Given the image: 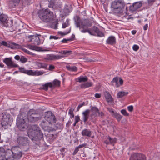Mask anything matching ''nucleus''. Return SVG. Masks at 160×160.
Listing matches in <instances>:
<instances>
[{
  "mask_svg": "<svg viewBox=\"0 0 160 160\" xmlns=\"http://www.w3.org/2000/svg\"><path fill=\"white\" fill-rule=\"evenodd\" d=\"M17 142L20 145H25L29 143V140L27 137H18L17 139Z\"/></svg>",
  "mask_w": 160,
  "mask_h": 160,
  "instance_id": "obj_14",
  "label": "nucleus"
},
{
  "mask_svg": "<svg viewBox=\"0 0 160 160\" xmlns=\"http://www.w3.org/2000/svg\"><path fill=\"white\" fill-rule=\"evenodd\" d=\"M42 88L45 90H48V87L52 88L53 87V84L52 82H48L42 85Z\"/></svg>",
  "mask_w": 160,
  "mask_h": 160,
  "instance_id": "obj_31",
  "label": "nucleus"
},
{
  "mask_svg": "<svg viewBox=\"0 0 160 160\" xmlns=\"http://www.w3.org/2000/svg\"><path fill=\"white\" fill-rule=\"evenodd\" d=\"M91 110L92 113L90 115V117L93 118L97 116V113H98L99 109L96 107H92L91 108Z\"/></svg>",
  "mask_w": 160,
  "mask_h": 160,
  "instance_id": "obj_19",
  "label": "nucleus"
},
{
  "mask_svg": "<svg viewBox=\"0 0 160 160\" xmlns=\"http://www.w3.org/2000/svg\"><path fill=\"white\" fill-rule=\"evenodd\" d=\"M69 114L70 115V117H73L74 115L73 113V111L72 109H70L69 110Z\"/></svg>",
  "mask_w": 160,
  "mask_h": 160,
  "instance_id": "obj_45",
  "label": "nucleus"
},
{
  "mask_svg": "<svg viewBox=\"0 0 160 160\" xmlns=\"http://www.w3.org/2000/svg\"><path fill=\"white\" fill-rule=\"evenodd\" d=\"M98 113V116L102 118L104 116V114L102 112H99V111Z\"/></svg>",
  "mask_w": 160,
  "mask_h": 160,
  "instance_id": "obj_51",
  "label": "nucleus"
},
{
  "mask_svg": "<svg viewBox=\"0 0 160 160\" xmlns=\"http://www.w3.org/2000/svg\"><path fill=\"white\" fill-rule=\"evenodd\" d=\"M70 31H71V29L70 28L69 29L68 31V32H60V33L62 35H66V34H68V33H70Z\"/></svg>",
  "mask_w": 160,
  "mask_h": 160,
  "instance_id": "obj_54",
  "label": "nucleus"
},
{
  "mask_svg": "<svg viewBox=\"0 0 160 160\" xmlns=\"http://www.w3.org/2000/svg\"><path fill=\"white\" fill-rule=\"evenodd\" d=\"M32 39H33L32 43L34 44L39 45L40 43V40L38 36H35Z\"/></svg>",
  "mask_w": 160,
  "mask_h": 160,
  "instance_id": "obj_28",
  "label": "nucleus"
},
{
  "mask_svg": "<svg viewBox=\"0 0 160 160\" xmlns=\"http://www.w3.org/2000/svg\"><path fill=\"white\" fill-rule=\"evenodd\" d=\"M106 42L107 44L111 45L115 44L116 42L115 37L113 36L109 37L106 41Z\"/></svg>",
  "mask_w": 160,
  "mask_h": 160,
  "instance_id": "obj_20",
  "label": "nucleus"
},
{
  "mask_svg": "<svg viewBox=\"0 0 160 160\" xmlns=\"http://www.w3.org/2000/svg\"><path fill=\"white\" fill-rule=\"evenodd\" d=\"M19 148L18 147H13L12 149V153L14 156L18 155L21 156V154L20 152H17V150H18Z\"/></svg>",
  "mask_w": 160,
  "mask_h": 160,
  "instance_id": "obj_22",
  "label": "nucleus"
},
{
  "mask_svg": "<svg viewBox=\"0 0 160 160\" xmlns=\"http://www.w3.org/2000/svg\"><path fill=\"white\" fill-rule=\"evenodd\" d=\"M4 62L8 67L11 68L17 67L18 65L14 63L12 60L11 58H6L3 60Z\"/></svg>",
  "mask_w": 160,
  "mask_h": 160,
  "instance_id": "obj_13",
  "label": "nucleus"
},
{
  "mask_svg": "<svg viewBox=\"0 0 160 160\" xmlns=\"http://www.w3.org/2000/svg\"><path fill=\"white\" fill-rule=\"evenodd\" d=\"M38 15L41 20L46 22H50L53 19V13L48 9H42L39 11Z\"/></svg>",
  "mask_w": 160,
  "mask_h": 160,
  "instance_id": "obj_3",
  "label": "nucleus"
},
{
  "mask_svg": "<svg viewBox=\"0 0 160 160\" xmlns=\"http://www.w3.org/2000/svg\"><path fill=\"white\" fill-rule=\"evenodd\" d=\"M86 145V144H81V145H79L78 146V148H82L83 147H84Z\"/></svg>",
  "mask_w": 160,
  "mask_h": 160,
  "instance_id": "obj_59",
  "label": "nucleus"
},
{
  "mask_svg": "<svg viewBox=\"0 0 160 160\" xmlns=\"http://www.w3.org/2000/svg\"><path fill=\"white\" fill-rule=\"evenodd\" d=\"M0 21L3 26L6 27L8 26V17L5 15L4 14L0 15Z\"/></svg>",
  "mask_w": 160,
  "mask_h": 160,
  "instance_id": "obj_15",
  "label": "nucleus"
},
{
  "mask_svg": "<svg viewBox=\"0 0 160 160\" xmlns=\"http://www.w3.org/2000/svg\"><path fill=\"white\" fill-rule=\"evenodd\" d=\"M81 134L83 136H87L90 137L91 136L92 132L88 129H85L82 130Z\"/></svg>",
  "mask_w": 160,
  "mask_h": 160,
  "instance_id": "obj_21",
  "label": "nucleus"
},
{
  "mask_svg": "<svg viewBox=\"0 0 160 160\" xmlns=\"http://www.w3.org/2000/svg\"><path fill=\"white\" fill-rule=\"evenodd\" d=\"M1 44L5 46H7L12 49H19L21 48V45L14 42H11L8 44L5 41H2Z\"/></svg>",
  "mask_w": 160,
  "mask_h": 160,
  "instance_id": "obj_9",
  "label": "nucleus"
},
{
  "mask_svg": "<svg viewBox=\"0 0 160 160\" xmlns=\"http://www.w3.org/2000/svg\"><path fill=\"white\" fill-rule=\"evenodd\" d=\"M17 125L18 128L21 131L25 130L27 127L26 120L23 118H17Z\"/></svg>",
  "mask_w": 160,
  "mask_h": 160,
  "instance_id": "obj_7",
  "label": "nucleus"
},
{
  "mask_svg": "<svg viewBox=\"0 0 160 160\" xmlns=\"http://www.w3.org/2000/svg\"><path fill=\"white\" fill-rule=\"evenodd\" d=\"M28 59L25 57L21 56L20 57V61L22 63H25L27 62Z\"/></svg>",
  "mask_w": 160,
  "mask_h": 160,
  "instance_id": "obj_41",
  "label": "nucleus"
},
{
  "mask_svg": "<svg viewBox=\"0 0 160 160\" xmlns=\"http://www.w3.org/2000/svg\"><path fill=\"white\" fill-rule=\"evenodd\" d=\"M128 93V92L120 91L119 92L117 95L118 98H121L124 96H127Z\"/></svg>",
  "mask_w": 160,
  "mask_h": 160,
  "instance_id": "obj_29",
  "label": "nucleus"
},
{
  "mask_svg": "<svg viewBox=\"0 0 160 160\" xmlns=\"http://www.w3.org/2000/svg\"><path fill=\"white\" fill-rule=\"evenodd\" d=\"M75 23L76 27L79 28L82 33H85L87 32L89 33L90 35H93L91 32L89 28L92 26V24L88 21L84 20L82 21L78 16H76L74 17Z\"/></svg>",
  "mask_w": 160,
  "mask_h": 160,
  "instance_id": "obj_1",
  "label": "nucleus"
},
{
  "mask_svg": "<svg viewBox=\"0 0 160 160\" xmlns=\"http://www.w3.org/2000/svg\"><path fill=\"white\" fill-rule=\"evenodd\" d=\"M11 119H10V115L8 113L2 114V118L1 125L4 128H7L8 125H10Z\"/></svg>",
  "mask_w": 160,
  "mask_h": 160,
  "instance_id": "obj_6",
  "label": "nucleus"
},
{
  "mask_svg": "<svg viewBox=\"0 0 160 160\" xmlns=\"http://www.w3.org/2000/svg\"><path fill=\"white\" fill-rule=\"evenodd\" d=\"M37 65L38 68H44V67L43 66L42 64L41 63H38L37 64Z\"/></svg>",
  "mask_w": 160,
  "mask_h": 160,
  "instance_id": "obj_49",
  "label": "nucleus"
},
{
  "mask_svg": "<svg viewBox=\"0 0 160 160\" xmlns=\"http://www.w3.org/2000/svg\"><path fill=\"white\" fill-rule=\"evenodd\" d=\"M133 49L135 51H137L139 48V46L137 45H134L132 47Z\"/></svg>",
  "mask_w": 160,
  "mask_h": 160,
  "instance_id": "obj_46",
  "label": "nucleus"
},
{
  "mask_svg": "<svg viewBox=\"0 0 160 160\" xmlns=\"http://www.w3.org/2000/svg\"><path fill=\"white\" fill-rule=\"evenodd\" d=\"M71 11V10L70 9V7L68 6H66L64 8L63 10V11L64 13V15H68Z\"/></svg>",
  "mask_w": 160,
  "mask_h": 160,
  "instance_id": "obj_34",
  "label": "nucleus"
},
{
  "mask_svg": "<svg viewBox=\"0 0 160 160\" xmlns=\"http://www.w3.org/2000/svg\"><path fill=\"white\" fill-rule=\"evenodd\" d=\"M90 110L87 109L82 113L83 119L84 122H85L88 119Z\"/></svg>",
  "mask_w": 160,
  "mask_h": 160,
  "instance_id": "obj_18",
  "label": "nucleus"
},
{
  "mask_svg": "<svg viewBox=\"0 0 160 160\" xmlns=\"http://www.w3.org/2000/svg\"><path fill=\"white\" fill-rule=\"evenodd\" d=\"M6 154L5 150L2 147H0V160H14V158L12 156L8 157H5Z\"/></svg>",
  "mask_w": 160,
  "mask_h": 160,
  "instance_id": "obj_11",
  "label": "nucleus"
},
{
  "mask_svg": "<svg viewBox=\"0 0 160 160\" xmlns=\"http://www.w3.org/2000/svg\"><path fill=\"white\" fill-rule=\"evenodd\" d=\"M19 69L20 72H21L27 74L29 75H30L31 70H26L22 68H20Z\"/></svg>",
  "mask_w": 160,
  "mask_h": 160,
  "instance_id": "obj_32",
  "label": "nucleus"
},
{
  "mask_svg": "<svg viewBox=\"0 0 160 160\" xmlns=\"http://www.w3.org/2000/svg\"><path fill=\"white\" fill-rule=\"evenodd\" d=\"M30 75L31 76H39L45 73V72L42 71L36 70L33 71L32 70H31Z\"/></svg>",
  "mask_w": 160,
  "mask_h": 160,
  "instance_id": "obj_25",
  "label": "nucleus"
},
{
  "mask_svg": "<svg viewBox=\"0 0 160 160\" xmlns=\"http://www.w3.org/2000/svg\"><path fill=\"white\" fill-rule=\"evenodd\" d=\"M28 118L29 121L33 122L41 119V117L34 110L31 109L28 112Z\"/></svg>",
  "mask_w": 160,
  "mask_h": 160,
  "instance_id": "obj_5",
  "label": "nucleus"
},
{
  "mask_svg": "<svg viewBox=\"0 0 160 160\" xmlns=\"http://www.w3.org/2000/svg\"><path fill=\"white\" fill-rule=\"evenodd\" d=\"M104 94L108 102H109L112 101V98L108 92L105 91L104 92Z\"/></svg>",
  "mask_w": 160,
  "mask_h": 160,
  "instance_id": "obj_24",
  "label": "nucleus"
},
{
  "mask_svg": "<svg viewBox=\"0 0 160 160\" xmlns=\"http://www.w3.org/2000/svg\"><path fill=\"white\" fill-rule=\"evenodd\" d=\"M61 4L60 2L51 1L50 2L49 7L53 8H58L61 7Z\"/></svg>",
  "mask_w": 160,
  "mask_h": 160,
  "instance_id": "obj_17",
  "label": "nucleus"
},
{
  "mask_svg": "<svg viewBox=\"0 0 160 160\" xmlns=\"http://www.w3.org/2000/svg\"><path fill=\"white\" fill-rule=\"evenodd\" d=\"M95 30V32L97 34V35L100 37H102L104 36L103 34L100 31L98 28L96 27L94 28Z\"/></svg>",
  "mask_w": 160,
  "mask_h": 160,
  "instance_id": "obj_35",
  "label": "nucleus"
},
{
  "mask_svg": "<svg viewBox=\"0 0 160 160\" xmlns=\"http://www.w3.org/2000/svg\"><path fill=\"white\" fill-rule=\"evenodd\" d=\"M75 119L76 123H77L80 120L79 117L78 116H76L75 117Z\"/></svg>",
  "mask_w": 160,
  "mask_h": 160,
  "instance_id": "obj_50",
  "label": "nucleus"
},
{
  "mask_svg": "<svg viewBox=\"0 0 160 160\" xmlns=\"http://www.w3.org/2000/svg\"><path fill=\"white\" fill-rule=\"evenodd\" d=\"M101 94L99 93H96L95 95V97L97 98H99L101 97Z\"/></svg>",
  "mask_w": 160,
  "mask_h": 160,
  "instance_id": "obj_56",
  "label": "nucleus"
},
{
  "mask_svg": "<svg viewBox=\"0 0 160 160\" xmlns=\"http://www.w3.org/2000/svg\"><path fill=\"white\" fill-rule=\"evenodd\" d=\"M55 68L54 66L53 65H50L49 66V70H52L54 69Z\"/></svg>",
  "mask_w": 160,
  "mask_h": 160,
  "instance_id": "obj_58",
  "label": "nucleus"
},
{
  "mask_svg": "<svg viewBox=\"0 0 160 160\" xmlns=\"http://www.w3.org/2000/svg\"><path fill=\"white\" fill-rule=\"evenodd\" d=\"M53 87L54 86H59L60 85V82L58 80H55L53 82Z\"/></svg>",
  "mask_w": 160,
  "mask_h": 160,
  "instance_id": "obj_40",
  "label": "nucleus"
},
{
  "mask_svg": "<svg viewBox=\"0 0 160 160\" xmlns=\"http://www.w3.org/2000/svg\"><path fill=\"white\" fill-rule=\"evenodd\" d=\"M148 26L147 24H145L144 26H143V29L144 30H147L148 28Z\"/></svg>",
  "mask_w": 160,
  "mask_h": 160,
  "instance_id": "obj_60",
  "label": "nucleus"
},
{
  "mask_svg": "<svg viewBox=\"0 0 160 160\" xmlns=\"http://www.w3.org/2000/svg\"><path fill=\"white\" fill-rule=\"evenodd\" d=\"M47 123L45 121H42L41 123V125L42 128L45 130H47L48 128Z\"/></svg>",
  "mask_w": 160,
  "mask_h": 160,
  "instance_id": "obj_36",
  "label": "nucleus"
},
{
  "mask_svg": "<svg viewBox=\"0 0 160 160\" xmlns=\"http://www.w3.org/2000/svg\"><path fill=\"white\" fill-rule=\"evenodd\" d=\"M14 58L17 60H19V59L20 60V56L19 55H16L14 57Z\"/></svg>",
  "mask_w": 160,
  "mask_h": 160,
  "instance_id": "obj_62",
  "label": "nucleus"
},
{
  "mask_svg": "<svg viewBox=\"0 0 160 160\" xmlns=\"http://www.w3.org/2000/svg\"><path fill=\"white\" fill-rule=\"evenodd\" d=\"M125 5V3L123 0H115L112 2L111 8L114 12L118 13L122 12Z\"/></svg>",
  "mask_w": 160,
  "mask_h": 160,
  "instance_id": "obj_4",
  "label": "nucleus"
},
{
  "mask_svg": "<svg viewBox=\"0 0 160 160\" xmlns=\"http://www.w3.org/2000/svg\"><path fill=\"white\" fill-rule=\"evenodd\" d=\"M27 47L30 49L37 51H40L41 49V48L35 45H27Z\"/></svg>",
  "mask_w": 160,
  "mask_h": 160,
  "instance_id": "obj_27",
  "label": "nucleus"
},
{
  "mask_svg": "<svg viewBox=\"0 0 160 160\" xmlns=\"http://www.w3.org/2000/svg\"><path fill=\"white\" fill-rule=\"evenodd\" d=\"M58 37L56 36H50V39H58Z\"/></svg>",
  "mask_w": 160,
  "mask_h": 160,
  "instance_id": "obj_57",
  "label": "nucleus"
},
{
  "mask_svg": "<svg viewBox=\"0 0 160 160\" xmlns=\"http://www.w3.org/2000/svg\"><path fill=\"white\" fill-rule=\"evenodd\" d=\"M67 56V55L65 56V57ZM64 57H65V56H60L59 55H56L53 54H50L47 55L44 58L45 60L48 61H51L59 59L62 58Z\"/></svg>",
  "mask_w": 160,
  "mask_h": 160,
  "instance_id": "obj_10",
  "label": "nucleus"
},
{
  "mask_svg": "<svg viewBox=\"0 0 160 160\" xmlns=\"http://www.w3.org/2000/svg\"><path fill=\"white\" fill-rule=\"evenodd\" d=\"M121 112L122 114L125 116H128L129 114L127 112L125 109H122L121 110Z\"/></svg>",
  "mask_w": 160,
  "mask_h": 160,
  "instance_id": "obj_43",
  "label": "nucleus"
},
{
  "mask_svg": "<svg viewBox=\"0 0 160 160\" xmlns=\"http://www.w3.org/2000/svg\"><path fill=\"white\" fill-rule=\"evenodd\" d=\"M127 108L129 111L132 112L133 110V106L132 105L129 106Z\"/></svg>",
  "mask_w": 160,
  "mask_h": 160,
  "instance_id": "obj_48",
  "label": "nucleus"
},
{
  "mask_svg": "<svg viewBox=\"0 0 160 160\" xmlns=\"http://www.w3.org/2000/svg\"><path fill=\"white\" fill-rule=\"evenodd\" d=\"M88 80V78L87 77H83V76H81L77 78L76 81L77 82H85Z\"/></svg>",
  "mask_w": 160,
  "mask_h": 160,
  "instance_id": "obj_26",
  "label": "nucleus"
},
{
  "mask_svg": "<svg viewBox=\"0 0 160 160\" xmlns=\"http://www.w3.org/2000/svg\"><path fill=\"white\" fill-rule=\"evenodd\" d=\"M155 0H148V3L149 4H152Z\"/></svg>",
  "mask_w": 160,
  "mask_h": 160,
  "instance_id": "obj_61",
  "label": "nucleus"
},
{
  "mask_svg": "<svg viewBox=\"0 0 160 160\" xmlns=\"http://www.w3.org/2000/svg\"><path fill=\"white\" fill-rule=\"evenodd\" d=\"M28 136L32 140L35 139H40L43 137V134L40 128L34 125L29 127L27 131Z\"/></svg>",
  "mask_w": 160,
  "mask_h": 160,
  "instance_id": "obj_2",
  "label": "nucleus"
},
{
  "mask_svg": "<svg viewBox=\"0 0 160 160\" xmlns=\"http://www.w3.org/2000/svg\"><path fill=\"white\" fill-rule=\"evenodd\" d=\"M68 22L63 23L62 24V28H64L68 26Z\"/></svg>",
  "mask_w": 160,
  "mask_h": 160,
  "instance_id": "obj_52",
  "label": "nucleus"
},
{
  "mask_svg": "<svg viewBox=\"0 0 160 160\" xmlns=\"http://www.w3.org/2000/svg\"><path fill=\"white\" fill-rule=\"evenodd\" d=\"M44 118L45 119L49 124L53 123L56 122V118L54 115L51 112H48L46 113Z\"/></svg>",
  "mask_w": 160,
  "mask_h": 160,
  "instance_id": "obj_8",
  "label": "nucleus"
},
{
  "mask_svg": "<svg viewBox=\"0 0 160 160\" xmlns=\"http://www.w3.org/2000/svg\"><path fill=\"white\" fill-rule=\"evenodd\" d=\"M113 116L119 122L121 120L122 117V116L121 115L116 112H115V113H113Z\"/></svg>",
  "mask_w": 160,
  "mask_h": 160,
  "instance_id": "obj_33",
  "label": "nucleus"
},
{
  "mask_svg": "<svg viewBox=\"0 0 160 160\" xmlns=\"http://www.w3.org/2000/svg\"><path fill=\"white\" fill-rule=\"evenodd\" d=\"M92 83L91 82H88L82 83L81 85V87L82 88H85L92 86Z\"/></svg>",
  "mask_w": 160,
  "mask_h": 160,
  "instance_id": "obj_30",
  "label": "nucleus"
},
{
  "mask_svg": "<svg viewBox=\"0 0 160 160\" xmlns=\"http://www.w3.org/2000/svg\"><path fill=\"white\" fill-rule=\"evenodd\" d=\"M78 151V148L77 147L76 148L74 151V154H76V153Z\"/></svg>",
  "mask_w": 160,
  "mask_h": 160,
  "instance_id": "obj_63",
  "label": "nucleus"
},
{
  "mask_svg": "<svg viewBox=\"0 0 160 160\" xmlns=\"http://www.w3.org/2000/svg\"><path fill=\"white\" fill-rule=\"evenodd\" d=\"M119 86L120 85H122V84L123 83V80L121 78H119Z\"/></svg>",
  "mask_w": 160,
  "mask_h": 160,
  "instance_id": "obj_53",
  "label": "nucleus"
},
{
  "mask_svg": "<svg viewBox=\"0 0 160 160\" xmlns=\"http://www.w3.org/2000/svg\"><path fill=\"white\" fill-rule=\"evenodd\" d=\"M108 110L111 113L112 115H113V113H115V112H114L113 109L111 108H107Z\"/></svg>",
  "mask_w": 160,
  "mask_h": 160,
  "instance_id": "obj_47",
  "label": "nucleus"
},
{
  "mask_svg": "<svg viewBox=\"0 0 160 160\" xmlns=\"http://www.w3.org/2000/svg\"><path fill=\"white\" fill-rule=\"evenodd\" d=\"M10 2L14 3H18L19 2L20 0H10Z\"/></svg>",
  "mask_w": 160,
  "mask_h": 160,
  "instance_id": "obj_55",
  "label": "nucleus"
},
{
  "mask_svg": "<svg viewBox=\"0 0 160 160\" xmlns=\"http://www.w3.org/2000/svg\"><path fill=\"white\" fill-rule=\"evenodd\" d=\"M83 59L85 62H95V59H92V58H89L87 57L83 58Z\"/></svg>",
  "mask_w": 160,
  "mask_h": 160,
  "instance_id": "obj_42",
  "label": "nucleus"
},
{
  "mask_svg": "<svg viewBox=\"0 0 160 160\" xmlns=\"http://www.w3.org/2000/svg\"><path fill=\"white\" fill-rule=\"evenodd\" d=\"M116 139L115 138H112L108 136L107 138V139L104 142L107 144L110 143L112 144L116 142Z\"/></svg>",
  "mask_w": 160,
  "mask_h": 160,
  "instance_id": "obj_23",
  "label": "nucleus"
},
{
  "mask_svg": "<svg viewBox=\"0 0 160 160\" xmlns=\"http://www.w3.org/2000/svg\"><path fill=\"white\" fill-rule=\"evenodd\" d=\"M67 68L68 70L71 71H74L75 72L77 71L78 68L77 67L75 66L73 67H70V66H68L67 67Z\"/></svg>",
  "mask_w": 160,
  "mask_h": 160,
  "instance_id": "obj_38",
  "label": "nucleus"
},
{
  "mask_svg": "<svg viewBox=\"0 0 160 160\" xmlns=\"http://www.w3.org/2000/svg\"><path fill=\"white\" fill-rule=\"evenodd\" d=\"M111 82L112 83L115 82V85L117 87L119 86L118 79L117 77L114 78L111 81Z\"/></svg>",
  "mask_w": 160,
  "mask_h": 160,
  "instance_id": "obj_37",
  "label": "nucleus"
},
{
  "mask_svg": "<svg viewBox=\"0 0 160 160\" xmlns=\"http://www.w3.org/2000/svg\"><path fill=\"white\" fill-rule=\"evenodd\" d=\"M71 51H61L59 52V53L64 54L65 55H69L71 54Z\"/></svg>",
  "mask_w": 160,
  "mask_h": 160,
  "instance_id": "obj_39",
  "label": "nucleus"
},
{
  "mask_svg": "<svg viewBox=\"0 0 160 160\" xmlns=\"http://www.w3.org/2000/svg\"><path fill=\"white\" fill-rule=\"evenodd\" d=\"M83 105V104H79L77 108V110L78 111L79 109Z\"/></svg>",
  "mask_w": 160,
  "mask_h": 160,
  "instance_id": "obj_64",
  "label": "nucleus"
},
{
  "mask_svg": "<svg viewBox=\"0 0 160 160\" xmlns=\"http://www.w3.org/2000/svg\"><path fill=\"white\" fill-rule=\"evenodd\" d=\"M145 159L144 155L139 153H134L131 155L130 160H145Z\"/></svg>",
  "mask_w": 160,
  "mask_h": 160,
  "instance_id": "obj_12",
  "label": "nucleus"
},
{
  "mask_svg": "<svg viewBox=\"0 0 160 160\" xmlns=\"http://www.w3.org/2000/svg\"><path fill=\"white\" fill-rule=\"evenodd\" d=\"M142 5V4L140 2H135L130 7V10L132 11H135L141 7Z\"/></svg>",
  "mask_w": 160,
  "mask_h": 160,
  "instance_id": "obj_16",
  "label": "nucleus"
},
{
  "mask_svg": "<svg viewBox=\"0 0 160 160\" xmlns=\"http://www.w3.org/2000/svg\"><path fill=\"white\" fill-rule=\"evenodd\" d=\"M34 36V35H30L28 36L27 38L28 42H32L33 40V39L32 38Z\"/></svg>",
  "mask_w": 160,
  "mask_h": 160,
  "instance_id": "obj_44",
  "label": "nucleus"
}]
</instances>
